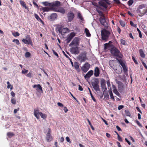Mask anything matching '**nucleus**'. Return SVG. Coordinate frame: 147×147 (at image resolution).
I'll list each match as a JSON object with an SVG mask.
<instances>
[{"label": "nucleus", "instance_id": "nucleus-1", "mask_svg": "<svg viewBox=\"0 0 147 147\" xmlns=\"http://www.w3.org/2000/svg\"><path fill=\"white\" fill-rule=\"evenodd\" d=\"M101 38L102 40H107L110 36L112 38H115V36L112 32L111 33L109 31L105 28L103 29L101 31Z\"/></svg>", "mask_w": 147, "mask_h": 147}, {"label": "nucleus", "instance_id": "nucleus-2", "mask_svg": "<svg viewBox=\"0 0 147 147\" xmlns=\"http://www.w3.org/2000/svg\"><path fill=\"white\" fill-rule=\"evenodd\" d=\"M110 51L111 54L113 56L120 58H122L123 55L115 47L113 46L111 49Z\"/></svg>", "mask_w": 147, "mask_h": 147}, {"label": "nucleus", "instance_id": "nucleus-3", "mask_svg": "<svg viewBox=\"0 0 147 147\" xmlns=\"http://www.w3.org/2000/svg\"><path fill=\"white\" fill-rule=\"evenodd\" d=\"M99 21L101 24L104 26L106 29H108L109 20L107 18H105V17H100L99 18Z\"/></svg>", "mask_w": 147, "mask_h": 147}, {"label": "nucleus", "instance_id": "nucleus-4", "mask_svg": "<svg viewBox=\"0 0 147 147\" xmlns=\"http://www.w3.org/2000/svg\"><path fill=\"white\" fill-rule=\"evenodd\" d=\"M99 81L98 78H96L92 83V85L93 88L96 91H100L99 86Z\"/></svg>", "mask_w": 147, "mask_h": 147}, {"label": "nucleus", "instance_id": "nucleus-5", "mask_svg": "<svg viewBox=\"0 0 147 147\" xmlns=\"http://www.w3.org/2000/svg\"><path fill=\"white\" fill-rule=\"evenodd\" d=\"M117 59L118 61L119 64L122 67L125 74L126 76L128 75V70L127 67L125 65V63L121 59Z\"/></svg>", "mask_w": 147, "mask_h": 147}, {"label": "nucleus", "instance_id": "nucleus-6", "mask_svg": "<svg viewBox=\"0 0 147 147\" xmlns=\"http://www.w3.org/2000/svg\"><path fill=\"white\" fill-rule=\"evenodd\" d=\"M80 38L78 37H75L71 42L69 44V46H71L73 45H74L76 46H78L79 45Z\"/></svg>", "mask_w": 147, "mask_h": 147}, {"label": "nucleus", "instance_id": "nucleus-7", "mask_svg": "<svg viewBox=\"0 0 147 147\" xmlns=\"http://www.w3.org/2000/svg\"><path fill=\"white\" fill-rule=\"evenodd\" d=\"M86 53L85 52L82 53L78 57V58L81 62H84L86 59Z\"/></svg>", "mask_w": 147, "mask_h": 147}, {"label": "nucleus", "instance_id": "nucleus-8", "mask_svg": "<svg viewBox=\"0 0 147 147\" xmlns=\"http://www.w3.org/2000/svg\"><path fill=\"white\" fill-rule=\"evenodd\" d=\"M26 38L28 40L25 39H23L22 40V41L26 45H30L31 46H33V43L31 38L29 35H27L26 36Z\"/></svg>", "mask_w": 147, "mask_h": 147}, {"label": "nucleus", "instance_id": "nucleus-9", "mask_svg": "<svg viewBox=\"0 0 147 147\" xmlns=\"http://www.w3.org/2000/svg\"><path fill=\"white\" fill-rule=\"evenodd\" d=\"M51 129L49 128L46 136V139L47 142H50L53 139V137L51 135Z\"/></svg>", "mask_w": 147, "mask_h": 147}, {"label": "nucleus", "instance_id": "nucleus-10", "mask_svg": "<svg viewBox=\"0 0 147 147\" xmlns=\"http://www.w3.org/2000/svg\"><path fill=\"white\" fill-rule=\"evenodd\" d=\"M79 47L75 46L70 48V51L72 54L78 55L80 53Z\"/></svg>", "mask_w": 147, "mask_h": 147}, {"label": "nucleus", "instance_id": "nucleus-11", "mask_svg": "<svg viewBox=\"0 0 147 147\" xmlns=\"http://www.w3.org/2000/svg\"><path fill=\"white\" fill-rule=\"evenodd\" d=\"M74 17V14L72 11H69L67 15V17L68 18L69 22H71L73 21Z\"/></svg>", "mask_w": 147, "mask_h": 147}, {"label": "nucleus", "instance_id": "nucleus-12", "mask_svg": "<svg viewBox=\"0 0 147 147\" xmlns=\"http://www.w3.org/2000/svg\"><path fill=\"white\" fill-rule=\"evenodd\" d=\"M75 35L76 34L74 32H71L70 34L69 35L68 37L65 40L66 43H69Z\"/></svg>", "mask_w": 147, "mask_h": 147}, {"label": "nucleus", "instance_id": "nucleus-13", "mask_svg": "<svg viewBox=\"0 0 147 147\" xmlns=\"http://www.w3.org/2000/svg\"><path fill=\"white\" fill-rule=\"evenodd\" d=\"M90 65L87 62L86 63L81 67L82 70L84 72H86L89 69Z\"/></svg>", "mask_w": 147, "mask_h": 147}, {"label": "nucleus", "instance_id": "nucleus-14", "mask_svg": "<svg viewBox=\"0 0 147 147\" xmlns=\"http://www.w3.org/2000/svg\"><path fill=\"white\" fill-rule=\"evenodd\" d=\"M137 13L138 14V15L140 17H142L147 12V8L144 9L142 12H141L140 9H137L136 10Z\"/></svg>", "mask_w": 147, "mask_h": 147}, {"label": "nucleus", "instance_id": "nucleus-15", "mask_svg": "<svg viewBox=\"0 0 147 147\" xmlns=\"http://www.w3.org/2000/svg\"><path fill=\"white\" fill-rule=\"evenodd\" d=\"M93 74V71L92 70H90L84 76L86 80H88L92 75Z\"/></svg>", "mask_w": 147, "mask_h": 147}, {"label": "nucleus", "instance_id": "nucleus-16", "mask_svg": "<svg viewBox=\"0 0 147 147\" xmlns=\"http://www.w3.org/2000/svg\"><path fill=\"white\" fill-rule=\"evenodd\" d=\"M40 112H39V110L38 109H34V115L37 119H39L40 118Z\"/></svg>", "mask_w": 147, "mask_h": 147}, {"label": "nucleus", "instance_id": "nucleus-17", "mask_svg": "<svg viewBox=\"0 0 147 147\" xmlns=\"http://www.w3.org/2000/svg\"><path fill=\"white\" fill-rule=\"evenodd\" d=\"M32 87L33 88H36V90L38 92L39 90L41 91L42 92L43 91L42 87L40 84H38L34 85L32 86Z\"/></svg>", "mask_w": 147, "mask_h": 147}, {"label": "nucleus", "instance_id": "nucleus-18", "mask_svg": "<svg viewBox=\"0 0 147 147\" xmlns=\"http://www.w3.org/2000/svg\"><path fill=\"white\" fill-rule=\"evenodd\" d=\"M94 75L96 77H98L100 74V70L99 68L96 67L95 68L94 71Z\"/></svg>", "mask_w": 147, "mask_h": 147}, {"label": "nucleus", "instance_id": "nucleus-19", "mask_svg": "<svg viewBox=\"0 0 147 147\" xmlns=\"http://www.w3.org/2000/svg\"><path fill=\"white\" fill-rule=\"evenodd\" d=\"M20 3L21 5L23 7L29 10V8L26 6V5L24 1L21 0L20 1Z\"/></svg>", "mask_w": 147, "mask_h": 147}, {"label": "nucleus", "instance_id": "nucleus-20", "mask_svg": "<svg viewBox=\"0 0 147 147\" xmlns=\"http://www.w3.org/2000/svg\"><path fill=\"white\" fill-rule=\"evenodd\" d=\"M57 17V15L55 13L52 14L50 16V19L51 21L55 20Z\"/></svg>", "mask_w": 147, "mask_h": 147}, {"label": "nucleus", "instance_id": "nucleus-21", "mask_svg": "<svg viewBox=\"0 0 147 147\" xmlns=\"http://www.w3.org/2000/svg\"><path fill=\"white\" fill-rule=\"evenodd\" d=\"M51 4V6L52 7H58L60 5L61 2L57 1L55 2L52 3Z\"/></svg>", "mask_w": 147, "mask_h": 147}, {"label": "nucleus", "instance_id": "nucleus-22", "mask_svg": "<svg viewBox=\"0 0 147 147\" xmlns=\"http://www.w3.org/2000/svg\"><path fill=\"white\" fill-rule=\"evenodd\" d=\"M112 87L113 88V92L115 94L119 96L120 95L119 93L118 92L116 87L114 85H112Z\"/></svg>", "mask_w": 147, "mask_h": 147}, {"label": "nucleus", "instance_id": "nucleus-23", "mask_svg": "<svg viewBox=\"0 0 147 147\" xmlns=\"http://www.w3.org/2000/svg\"><path fill=\"white\" fill-rule=\"evenodd\" d=\"M74 66L75 68L78 71H80V70L79 69V67L78 64L77 62H75L74 63Z\"/></svg>", "mask_w": 147, "mask_h": 147}, {"label": "nucleus", "instance_id": "nucleus-24", "mask_svg": "<svg viewBox=\"0 0 147 147\" xmlns=\"http://www.w3.org/2000/svg\"><path fill=\"white\" fill-rule=\"evenodd\" d=\"M57 28L59 33H61V32L63 28V26L62 25H59L57 27Z\"/></svg>", "mask_w": 147, "mask_h": 147}, {"label": "nucleus", "instance_id": "nucleus-25", "mask_svg": "<svg viewBox=\"0 0 147 147\" xmlns=\"http://www.w3.org/2000/svg\"><path fill=\"white\" fill-rule=\"evenodd\" d=\"M101 86L102 88H104L106 87L105 82V80H101L100 82Z\"/></svg>", "mask_w": 147, "mask_h": 147}, {"label": "nucleus", "instance_id": "nucleus-26", "mask_svg": "<svg viewBox=\"0 0 147 147\" xmlns=\"http://www.w3.org/2000/svg\"><path fill=\"white\" fill-rule=\"evenodd\" d=\"M69 29L67 28H63L61 32V33H66L68 32H69Z\"/></svg>", "mask_w": 147, "mask_h": 147}, {"label": "nucleus", "instance_id": "nucleus-27", "mask_svg": "<svg viewBox=\"0 0 147 147\" xmlns=\"http://www.w3.org/2000/svg\"><path fill=\"white\" fill-rule=\"evenodd\" d=\"M42 10H43L44 12H45L50 11L51 10V9L48 7H42Z\"/></svg>", "mask_w": 147, "mask_h": 147}, {"label": "nucleus", "instance_id": "nucleus-28", "mask_svg": "<svg viewBox=\"0 0 147 147\" xmlns=\"http://www.w3.org/2000/svg\"><path fill=\"white\" fill-rule=\"evenodd\" d=\"M139 53L140 56L142 58H144L145 57V54L144 53L143 50L142 49H140L139 50Z\"/></svg>", "mask_w": 147, "mask_h": 147}, {"label": "nucleus", "instance_id": "nucleus-29", "mask_svg": "<svg viewBox=\"0 0 147 147\" xmlns=\"http://www.w3.org/2000/svg\"><path fill=\"white\" fill-rule=\"evenodd\" d=\"M88 90L89 91V92H90V96L91 97V98H92V100L95 102H96V99H95V98H94V97L93 96L92 92H91V90L89 88H88Z\"/></svg>", "mask_w": 147, "mask_h": 147}, {"label": "nucleus", "instance_id": "nucleus-30", "mask_svg": "<svg viewBox=\"0 0 147 147\" xmlns=\"http://www.w3.org/2000/svg\"><path fill=\"white\" fill-rule=\"evenodd\" d=\"M109 93L111 98L112 99H113V100L114 101L115 100V99L114 98V96L113 95V94L111 91V88L109 90Z\"/></svg>", "mask_w": 147, "mask_h": 147}, {"label": "nucleus", "instance_id": "nucleus-31", "mask_svg": "<svg viewBox=\"0 0 147 147\" xmlns=\"http://www.w3.org/2000/svg\"><path fill=\"white\" fill-rule=\"evenodd\" d=\"M34 17L35 18H36V19H37V20L38 21H40V22H43L42 21V20L35 13L34 14Z\"/></svg>", "mask_w": 147, "mask_h": 147}, {"label": "nucleus", "instance_id": "nucleus-32", "mask_svg": "<svg viewBox=\"0 0 147 147\" xmlns=\"http://www.w3.org/2000/svg\"><path fill=\"white\" fill-rule=\"evenodd\" d=\"M85 32L86 33V36H87L90 37L91 36V34L90 33L89 30L87 28H85Z\"/></svg>", "mask_w": 147, "mask_h": 147}, {"label": "nucleus", "instance_id": "nucleus-33", "mask_svg": "<svg viewBox=\"0 0 147 147\" xmlns=\"http://www.w3.org/2000/svg\"><path fill=\"white\" fill-rule=\"evenodd\" d=\"M40 115L41 118L43 119H45L47 118V115L45 114H43L42 112H40Z\"/></svg>", "mask_w": 147, "mask_h": 147}, {"label": "nucleus", "instance_id": "nucleus-34", "mask_svg": "<svg viewBox=\"0 0 147 147\" xmlns=\"http://www.w3.org/2000/svg\"><path fill=\"white\" fill-rule=\"evenodd\" d=\"M78 18L82 21L84 20V19L81 13L80 12H78Z\"/></svg>", "mask_w": 147, "mask_h": 147}, {"label": "nucleus", "instance_id": "nucleus-35", "mask_svg": "<svg viewBox=\"0 0 147 147\" xmlns=\"http://www.w3.org/2000/svg\"><path fill=\"white\" fill-rule=\"evenodd\" d=\"M104 49L106 50L110 47V44L109 43H105L104 45Z\"/></svg>", "mask_w": 147, "mask_h": 147}, {"label": "nucleus", "instance_id": "nucleus-36", "mask_svg": "<svg viewBox=\"0 0 147 147\" xmlns=\"http://www.w3.org/2000/svg\"><path fill=\"white\" fill-rule=\"evenodd\" d=\"M43 4L45 6H51L52 3H49L47 2H43Z\"/></svg>", "mask_w": 147, "mask_h": 147}, {"label": "nucleus", "instance_id": "nucleus-37", "mask_svg": "<svg viewBox=\"0 0 147 147\" xmlns=\"http://www.w3.org/2000/svg\"><path fill=\"white\" fill-rule=\"evenodd\" d=\"M119 23L120 25L123 27H124L125 26V22L122 20H120L119 21Z\"/></svg>", "mask_w": 147, "mask_h": 147}, {"label": "nucleus", "instance_id": "nucleus-38", "mask_svg": "<svg viewBox=\"0 0 147 147\" xmlns=\"http://www.w3.org/2000/svg\"><path fill=\"white\" fill-rule=\"evenodd\" d=\"M14 135V134L11 132H9L7 133V136H8L9 138H11L12 136H13Z\"/></svg>", "mask_w": 147, "mask_h": 147}, {"label": "nucleus", "instance_id": "nucleus-39", "mask_svg": "<svg viewBox=\"0 0 147 147\" xmlns=\"http://www.w3.org/2000/svg\"><path fill=\"white\" fill-rule=\"evenodd\" d=\"M7 88L8 89L10 88L11 90H12L13 89V86L10 84L9 82H7Z\"/></svg>", "mask_w": 147, "mask_h": 147}, {"label": "nucleus", "instance_id": "nucleus-40", "mask_svg": "<svg viewBox=\"0 0 147 147\" xmlns=\"http://www.w3.org/2000/svg\"><path fill=\"white\" fill-rule=\"evenodd\" d=\"M125 112L126 115L130 117L131 116V114L129 111L128 110H126L125 111Z\"/></svg>", "mask_w": 147, "mask_h": 147}, {"label": "nucleus", "instance_id": "nucleus-41", "mask_svg": "<svg viewBox=\"0 0 147 147\" xmlns=\"http://www.w3.org/2000/svg\"><path fill=\"white\" fill-rule=\"evenodd\" d=\"M146 6V5L145 4H142L141 5H140L138 7V9H143Z\"/></svg>", "mask_w": 147, "mask_h": 147}, {"label": "nucleus", "instance_id": "nucleus-42", "mask_svg": "<svg viewBox=\"0 0 147 147\" xmlns=\"http://www.w3.org/2000/svg\"><path fill=\"white\" fill-rule=\"evenodd\" d=\"M120 42L122 45L125 46L127 45L126 41L125 40L123 39H121L120 40Z\"/></svg>", "mask_w": 147, "mask_h": 147}, {"label": "nucleus", "instance_id": "nucleus-43", "mask_svg": "<svg viewBox=\"0 0 147 147\" xmlns=\"http://www.w3.org/2000/svg\"><path fill=\"white\" fill-rule=\"evenodd\" d=\"M58 11L59 12H61L63 14H64L65 13V10L63 8H60L59 10Z\"/></svg>", "mask_w": 147, "mask_h": 147}, {"label": "nucleus", "instance_id": "nucleus-44", "mask_svg": "<svg viewBox=\"0 0 147 147\" xmlns=\"http://www.w3.org/2000/svg\"><path fill=\"white\" fill-rule=\"evenodd\" d=\"M11 103L14 105H15L16 103V100L14 98H12L11 100Z\"/></svg>", "mask_w": 147, "mask_h": 147}, {"label": "nucleus", "instance_id": "nucleus-45", "mask_svg": "<svg viewBox=\"0 0 147 147\" xmlns=\"http://www.w3.org/2000/svg\"><path fill=\"white\" fill-rule=\"evenodd\" d=\"M98 13L100 16L102 17H105V15L104 14L103 12L102 11H98Z\"/></svg>", "mask_w": 147, "mask_h": 147}, {"label": "nucleus", "instance_id": "nucleus-46", "mask_svg": "<svg viewBox=\"0 0 147 147\" xmlns=\"http://www.w3.org/2000/svg\"><path fill=\"white\" fill-rule=\"evenodd\" d=\"M12 41L13 42H15L17 45H19L20 44L19 40L17 39H14Z\"/></svg>", "mask_w": 147, "mask_h": 147}, {"label": "nucleus", "instance_id": "nucleus-47", "mask_svg": "<svg viewBox=\"0 0 147 147\" xmlns=\"http://www.w3.org/2000/svg\"><path fill=\"white\" fill-rule=\"evenodd\" d=\"M32 72L30 71L26 75V76L28 77L31 78L32 77Z\"/></svg>", "mask_w": 147, "mask_h": 147}, {"label": "nucleus", "instance_id": "nucleus-48", "mask_svg": "<svg viewBox=\"0 0 147 147\" xmlns=\"http://www.w3.org/2000/svg\"><path fill=\"white\" fill-rule=\"evenodd\" d=\"M134 3V1L133 0H129L128 2V4L130 6L132 5Z\"/></svg>", "mask_w": 147, "mask_h": 147}, {"label": "nucleus", "instance_id": "nucleus-49", "mask_svg": "<svg viewBox=\"0 0 147 147\" xmlns=\"http://www.w3.org/2000/svg\"><path fill=\"white\" fill-rule=\"evenodd\" d=\"M31 55L30 53L28 52H26L25 54V56L26 57H29Z\"/></svg>", "mask_w": 147, "mask_h": 147}, {"label": "nucleus", "instance_id": "nucleus-50", "mask_svg": "<svg viewBox=\"0 0 147 147\" xmlns=\"http://www.w3.org/2000/svg\"><path fill=\"white\" fill-rule=\"evenodd\" d=\"M137 31L138 32L140 37V38H142V35L141 34V32L139 29L138 28H137Z\"/></svg>", "mask_w": 147, "mask_h": 147}, {"label": "nucleus", "instance_id": "nucleus-51", "mask_svg": "<svg viewBox=\"0 0 147 147\" xmlns=\"http://www.w3.org/2000/svg\"><path fill=\"white\" fill-rule=\"evenodd\" d=\"M13 35L15 37H16L20 35V34L18 32H16L14 33L13 34Z\"/></svg>", "mask_w": 147, "mask_h": 147}, {"label": "nucleus", "instance_id": "nucleus-52", "mask_svg": "<svg viewBox=\"0 0 147 147\" xmlns=\"http://www.w3.org/2000/svg\"><path fill=\"white\" fill-rule=\"evenodd\" d=\"M130 25L132 26H134L135 27H136V25L134 24L133 22L132 21H130Z\"/></svg>", "mask_w": 147, "mask_h": 147}, {"label": "nucleus", "instance_id": "nucleus-53", "mask_svg": "<svg viewBox=\"0 0 147 147\" xmlns=\"http://www.w3.org/2000/svg\"><path fill=\"white\" fill-rule=\"evenodd\" d=\"M117 135L118 140L120 142H122V140L121 137L120 136L119 134H117Z\"/></svg>", "mask_w": 147, "mask_h": 147}, {"label": "nucleus", "instance_id": "nucleus-54", "mask_svg": "<svg viewBox=\"0 0 147 147\" xmlns=\"http://www.w3.org/2000/svg\"><path fill=\"white\" fill-rule=\"evenodd\" d=\"M136 122L139 126H140V127H142L141 124L138 120H136Z\"/></svg>", "mask_w": 147, "mask_h": 147}, {"label": "nucleus", "instance_id": "nucleus-55", "mask_svg": "<svg viewBox=\"0 0 147 147\" xmlns=\"http://www.w3.org/2000/svg\"><path fill=\"white\" fill-rule=\"evenodd\" d=\"M28 71V70L26 69H24V70H22V74H25L27 73Z\"/></svg>", "mask_w": 147, "mask_h": 147}, {"label": "nucleus", "instance_id": "nucleus-56", "mask_svg": "<svg viewBox=\"0 0 147 147\" xmlns=\"http://www.w3.org/2000/svg\"><path fill=\"white\" fill-rule=\"evenodd\" d=\"M124 107V106L123 105H120L118 106V109L119 110H120L121 109L123 108Z\"/></svg>", "mask_w": 147, "mask_h": 147}, {"label": "nucleus", "instance_id": "nucleus-57", "mask_svg": "<svg viewBox=\"0 0 147 147\" xmlns=\"http://www.w3.org/2000/svg\"><path fill=\"white\" fill-rule=\"evenodd\" d=\"M132 59L134 61L135 63H136V64H138L137 61L135 59V58L134 56L132 57Z\"/></svg>", "mask_w": 147, "mask_h": 147}, {"label": "nucleus", "instance_id": "nucleus-58", "mask_svg": "<svg viewBox=\"0 0 147 147\" xmlns=\"http://www.w3.org/2000/svg\"><path fill=\"white\" fill-rule=\"evenodd\" d=\"M53 51L54 54L56 55L57 57H59L58 55L56 52L54 50H53Z\"/></svg>", "mask_w": 147, "mask_h": 147}, {"label": "nucleus", "instance_id": "nucleus-59", "mask_svg": "<svg viewBox=\"0 0 147 147\" xmlns=\"http://www.w3.org/2000/svg\"><path fill=\"white\" fill-rule=\"evenodd\" d=\"M57 104L58 105L59 107H63V105L61 103L59 102L57 103Z\"/></svg>", "mask_w": 147, "mask_h": 147}, {"label": "nucleus", "instance_id": "nucleus-60", "mask_svg": "<svg viewBox=\"0 0 147 147\" xmlns=\"http://www.w3.org/2000/svg\"><path fill=\"white\" fill-rule=\"evenodd\" d=\"M66 141L67 142H69L70 143H71V142L70 141V139L68 137H66Z\"/></svg>", "mask_w": 147, "mask_h": 147}, {"label": "nucleus", "instance_id": "nucleus-61", "mask_svg": "<svg viewBox=\"0 0 147 147\" xmlns=\"http://www.w3.org/2000/svg\"><path fill=\"white\" fill-rule=\"evenodd\" d=\"M33 4L35 6H36V7H37L38 8V4L34 1V0H33Z\"/></svg>", "mask_w": 147, "mask_h": 147}, {"label": "nucleus", "instance_id": "nucleus-62", "mask_svg": "<svg viewBox=\"0 0 147 147\" xmlns=\"http://www.w3.org/2000/svg\"><path fill=\"white\" fill-rule=\"evenodd\" d=\"M78 90L80 91H82L83 90V88L80 85H79Z\"/></svg>", "mask_w": 147, "mask_h": 147}, {"label": "nucleus", "instance_id": "nucleus-63", "mask_svg": "<svg viewBox=\"0 0 147 147\" xmlns=\"http://www.w3.org/2000/svg\"><path fill=\"white\" fill-rule=\"evenodd\" d=\"M19 109V108H18V109H15L14 110V111H13V113L14 114H16V113L18 111Z\"/></svg>", "mask_w": 147, "mask_h": 147}, {"label": "nucleus", "instance_id": "nucleus-64", "mask_svg": "<svg viewBox=\"0 0 147 147\" xmlns=\"http://www.w3.org/2000/svg\"><path fill=\"white\" fill-rule=\"evenodd\" d=\"M116 127L118 131H122L121 129L117 125L116 126Z\"/></svg>", "mask_w": 147, "mask_h": 147}]
</instances>
